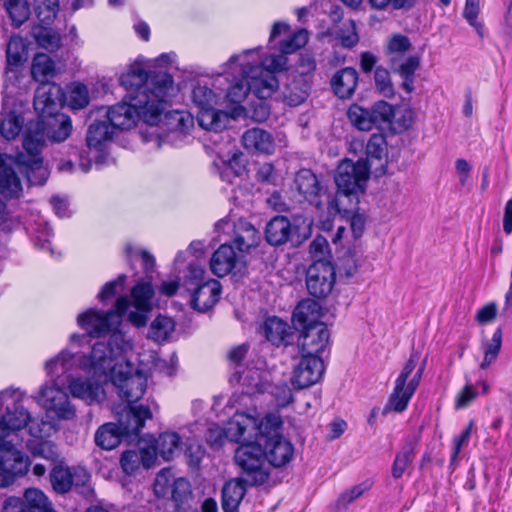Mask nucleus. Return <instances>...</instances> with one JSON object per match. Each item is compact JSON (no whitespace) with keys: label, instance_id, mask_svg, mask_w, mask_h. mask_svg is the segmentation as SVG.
I'll use <instances>...</instances> for the list:
<instances>
[{"label":"nucleus","instance_id":"nucleus-1","mask_svg":"<svg viewBox=\"0 0 512 512\" xmlns=\"http://www.w3.org/2000/svg\"><path fill=\"white\" fill-rule=\"evenodd\" d=\"M281 426L282 421L278 415L268 414L259 420L242 412L235 413L228 421L224 434L229 441L259 438L265 459L274 467H283L293 458L294 447L279 433Z\"/></svg>","mask_w":512,"mask_h":512},{"label":"nucleus","instance_id":"nucleus-2","mask_svg":"<svg viewBox=\"0 0 512 512\" xmlns=\"http://www.w3.org/2000/svg\"><path fill=\"white\" fill-rule=\"evenodd\" d=\"M3 404L6 410L0 416V487H7L25 475L30 465L28 457L17 448L22 442L18 432L28 425L30 413L8 391L0 393V405Z\"/></svg>","mask_w":512,"mask_h":512},{"label":"nucleus","instance_id":"nucleus-3","mask_svg":"<svg viewBox=\"0 0 512 512\" xmlns=\"http://www.w3.org/2000/svg\"><path fill=\"white\" fill-rule=\"evenodd\" d=\"M370 167L365 159L354 162L345 159L340 162L335 173L337 192L332 198L339 199V214H348L358 202V196L364 193L369 178Z\"/></svg>","mask_w":512,"mask_h":512},{"label":"nucleus","instance_id":"nucleus-4","mask_svg":"<svg viewBox=\"0 0 512 512\" xmlns=\"http://www.w3.org/2000/svg\"><path fill=\"white\" fill-rule=\"evenodd\" d=\"M120 84L127 91L125 98L134 97L138 94H144L149 102L158 100L165 107V98L173 87V79L166 72H148L142 64L134 63L130 68L122 73L119 78Z\"/></svg>","mask_w":512,"mask_h":512},{"label":"nucleus","instance_id":"nucleus-5","mask_svg":"<svg viewBox=\"0 0 512 512\" xmlns=\"http://www.w3.org/2000/svg\"><path fill=\"white\" fill-rule=\"evenodd\" d=\"M164 108L161 101L154 100L151 104V101L140 93L111 106L107 110V118L113 129L127 130L133 128L140 118L148 124H156Z\"/></svg>","mask_w":512,"mask_h":512},{"label":"nucleus","instance_id":"nucleus-6","mask_svg":"<svg viewBox=\"0 0 512 512\" xmlns=\"http://www.w3.org/2000/svg\"><path fill=\"white\" fill-rule=\"evenodd\" d=\"M130 307V301L122 296L116 300L115 309L107 312H101L95 309H89L77 317L78 325L87 331V335L72 334L71 342L82 344L87 337H100L116 329L121 323L123 315Z\"/></svg>","mask_w":512,"mask_h":512},{"label":"nucleus","instance_id":"nucleus-7","mask_svg":"<svg viewBox=\"0 0 512 512\" xmlns=\"http://www.w3.org/2000/svg\"><path fill=\"white\" fill-rule=\"evenodd\" d=\"M127 346L122 334L113 333L107 342H96L89 355H82V369L112 377L121 367L119 361Z\"/></svg>","mask_w":512,"mask_h":512},{"label":"nucleus","instance_id":"nucleus-8","mask_svg":"<svg viewBox=\"0 0 512 512\" xmlns=\"http://www.w3.org/2000/svg\"><path fill=\"white\" fill-rule=\"evenodd\" d=\"M241 443L235 451V462L242 470V480L246 485L259 486L269 478L266 459L262 450V442L257 439L251 441H236Z\"/></svg>","mask_w":512,"mask_h":512},{"label":"nucleus","instance_id":"nucleus-9","mask_svg":"<svg viewBox=\"0 0 512 512\" xmlns=\"http://www.w3.org/2000/svg\"><path fill=\"white\" fill-rule=\"evenodd\" d=\"M286 64L287 58L284 55H269L255 65L243 62L241 71L249 78H254L252 87L256 90V96L264 100L278 89L279 82L275 74L283 71Z\"/></svg>","mask_w":512,"mask_h":512},{"label":"nucleus","instance_id":"nucleus-10","mask_svg":"<svg viewBox=\"0 0 512 512\" xmlns=\"http://www.w3.org/2000/svg\"><path fill=\"white\" fill-rule=\"evenodd\" d=\"M295 189L317 210L326 211L329 217L339 214V199L332 198V193L322 186L317 176L309 169H301L294 178Z\"/></svg>","mask_w":512,"mask_h":512},{"label":"nucleus","instance_id":"nucleus-11","mask_svg":"<svg viewBox=\"0 0 512 512\" xmlns=\"http://www.w3.org/2000/svg\"><path fill=\"white\" fill-rule=\"evenodd\" d=\"M336 271L331 261H313L306 271V288L317 299L326 298L333 290Z\"/></svg>","mask_w":512,"mask_h":512},{"label":"nucleus","instance_id":"nucleus-12","mask_svg":"<svg viewBox=\"0 0 512 512\" xmlns=\"http://www.w3.org/2000/svg\"><path fill=\"white\" fill-rule=\"evenodd\" d=\"M64 386L43 385L39 392L38 403L48 414L52 413L58 420H72L76 409L71 404Z\"/></svg>","mask_w":512,"mask_h":512},{"label":"nucleus","instance_id":"nucleus-13","mask_svg":"<svg viewBox=\"0 0 512 512\" xmlns=\"http://www.w3.org/2000/svg\"><path fill=\"white\" fill-rule=\"evenodd\" d=\"M29 423V433L34 437V439L27 442L26 447L28 451L34 457H41L53 464L61 461L57 446L53 442L43 439V437L48 436L50 430L53 429L51 422L43 420L41 422H36L30 418L28 424Z\"/></svg>","mask_w":512,"mask_h":512},{"label":"nucleus","instance_id":"nucleus-14","mask_svg":"<svg viewBox=\"0 0 512 512\" xmlns=\"http://www.w3.org/2000/svg\"><path fill=\"white\" fill-rule=\"evenodd\" d=\"M66 100L65 93L60 85L50 82L43 83L36 89L34 95V109L38 113L41 123L59 113Z\"/></svg>","mask_w":512,"mask_h":512},{"label":"nucleus","instance_id":"nucleus-15","mask_svg":"<svg viewBox=\"0 0 512 512\" xmlns=\"http://www.w3.org/2000/svg\"><path fill=\"white\" fill-rule=\"evenodd\" d=\"M89 478L85 469H73L63 461L54 464L49 472L51 487L59 495L69 493L74 486L84 485Z\"/></svg>","mask_w":512,"mask_h":512},{"label":"nucleus","instance_id":"nucleus-16","mask_svg":"<svg viewBox=\"0 0 512 512\" xmlns=\"http://www.w3.org/2000/svg\"><path fill=\"white\" fill-rule=\"evenodd\" d=\"M112 382L118 389L119 397L126 401L128 405L141 399L146 391V379L141 375H134L130 366H126V371L121 367L112 377Z\"/></svg>","mask_w":512,"mask_h":512},{"label":"nucleus","instance_id":"nucleus-17","mask_svg":"<svg viewBox=\"0 0 512 512\" xmlns=\"http://www.w3.org/2000/svg\"><path fill=\"white\" fill-rule=\"evenodd\" d=\"M329 331L325 324H316L302 329L298 338L301 356L322 357L329 344Z\"/></svg>","mask_w":512,"mask_h":512},{"label":"nucleus","instance_id":"nucleus-18","mask_svg":"<svg viewBox=\"0 0 512 512\" xmlns=\"http://www.w3.org/2000/svg\"><path fill=\"white\" fill-rule=\"evenodd\" d=\"M425 364L426 362L424 361L418 370L414 373V375L409 379L407 385L395 382L394 389L390 394L386 405L384 406L383 414H387L390 411L402 413L406 410L411 398L413 397L420 384L425 369Z\"/></svg>","mask_w":512,"mask_h":512},{"label":"nucleus","instance_id":"nucleus-19","mask_svg":"<svg viewBox=\"0 0 512 512\" xmlns=\"http://www.w3.org/2000/svg\"><path fill=\"white\" fill-rule=\"evenodd\" d=\"M325 366L322 357L301 356L294 368L291 383L296 389H305L316 384L323 376Z\"/></svg>","mask_w":512,"mask_h":512},{"label":"nucleus","instance_id":"nucleus-20","mask_svg":"<svg viewBox=\"0 0 512 512\" xmlns=\"http://www.w3.org/2000/svg\"><path fill=\"white\" fill-rule=\"evenodd\" d=\"M193 495L191 485L185 478L174 480L171 488V497L158 503L160 512H187L191 508Z\"/></svg>","mask_w":512,"mask_h":512},{"label":"nucleus","instance_id":"nucleus-21","mask_svg":"<svg viewBox=\"0 0 512 512\" xmlns=\"http://www.w3.org/2000/svg\"><path fill=\"white\" fill-rule=\"evenodd\" d=\"M152 418V412L145 405H128L119 415L117 426L124 437L138 436L145 421Z\"/></svg>","mask_w":512,"mask_h":512},{"label":"nucleus","instance_id":"nucleus-22","mask_svg":"<svg viewBox=\"0 0 512 512\" xmlns=\"http://www.w3.org/2000/svg\"><path fill=\"white\" fill-rule=\"evenodd\" d=\"M190 291H192L191 307L199 312H206L218 302L221 294V284L218 280L210 279L202 284L196 283V287H193Z\"/></svg>","mask_w":512,"mask_h":512},{"label":"nucleus","instance_id":"nucleus-23","mask_svg":"<svg viewBox=\"0 0 512 512\" xmlns=\"http://www.w3.org/2000/svg\"><path fill=\"white\" fill-rule=\"evenodd\" d=\"M14 164L18 171L25 175L30 185L42 186L46 183L49 173L43 166L41 157L33 158L19 152L14 156Z\"/></svg>","mask_w":512,"mask_h":512},{"label":"nucleus","instance_id":"nucleus-24","mask_svg":"<svg viewBox=\"0 0 512 512\" xmlns=\"http://www.w3.org/2000/svg\"><path fill=\"white\" fill-rule=\"evenodd\" d=\"M242 143L246 150L260 154L271 155L276 144L273 135L261 128H251L242 135Z\"/></svg>","mask_w":512,"mask_h":512},{"label":"nucleus","instance_id":"nucleus-25","mask_svg":"<svg viewBox=\"0 0 512 512\" xmlns=\"http://www.w3.org/2000/svg\"><path fill=\"white\" fill-rule=\"evenodd\" d=\"M296 229L286 216H274L266 224L265 239L272 246H281L290 240Z\"/></svg>","mask_w":512,"mask_h":512},{"label":"nucleus","instance_id":"nucleus-26","mask_svg":"<svg viewBox=\"0 0 512 512\" xmlns=\"http://www.w3.org/2000/svg\"><path fill=\"white\" fill-rule=\"evenodd\" d=\"M9 160L14 164V156L0 155V193L7 198L18 197L22 187L15 170L6 163Z\"/></svg>","mask_w":512,"mask_h":512},{"label":"nucleus","instance_id":"nucleus-27","mask_svg":"<svg viewBox=\"0 0 512 512\" xmlns=\"http://www.w3.org/2000/svg\"><path fill=\"white\" fill-rule=\"evenodd\" d=\"M358 72L352 67H345L337 71L331 78L330 84L334 94L340 99H349L353 96L358 85Z\"/></svg>","mask_w":512,"mask_h":512},{"label":"nucleus","instance_id":"nucleus-28","mask_svg":"<svg viewBox=\"0 0 512 512\" xmlns=\"http://www.w3.org/2000/svg\"><path fill=\"white\" fill-rule=\"evenodd\" d=\"M322 316L319 302L306 298L298 303L293 312V321L302 329L316 324H324L320 321Z\"/></svg>","mask_w":512,"mask_h":512},{"label":"nucleus","instance_id":"nucleus-29","mask_svg":"<svg viewBox=\"0 0 512 512\" xmlns=\"http://www.w3.org/2000/svg\"><path fill=\"white\" fill-rule=\"evenodd\" d=\"M265 338L275 346L288 345L293 338L292 328L278 317H269L262 327Z\"/></svg>","mask_w":512,"mask_h":512},{"label":"nucleus","instance_id":"nucleus-30","mask_svg":"<svg viewBox=\"0 0 512 512\" xmlns=\"http://www.w3.org/2000/svg\"><path fill=\"white\" fill-rule=\"evenodd\" d=\"M237 262V254L233 247L222 244L210 259V269L218 277H224L232 272Z\"/></svg>","mask_w":512,"mask_h":512},{"label":"nucleus","instance_id":"nucleus-31","mask_svg":"<svg viewBox=\"0 0 512 512\" xmlns=\"http://www.w3.org/2000/svg\"><path fill=\"white\" fill-rule=\"evenodd\" d=\"M259 231L248 221L240 219L234 225L233 243L241 252H247L258 245Z\"/></svg>","mask_w":512,"mask_h":512},{"label":"nucleus","instance_id":"nucleus-32","mask_svg":"<svg viewBox=\"0 0 512 512\" xmlns=\"http://www.w3.org/2000/svg\"><path fill=\"white\" fill-rule=\"evenodd\" d=\"M245 482L242 479H233L225 483L222 488V509L224 512H237L245 496Z\"/></svg>","mask_w":512,"mask_h":512},{"label":"nucleus","instance_id":"nucleus-33","mask_svg":"<svg viewBox=\"0 0 512 512\" xmlns=\"http://www.w3.org/2000/svg\"><path fill=\"white\" fill-rule=\"evenodd\" d=\"M115 129L111 127L109 122L97 121L89 126L86 146L88 149L101 150L102 144L110 140L114 134Z\"/></svg>","mask_w":512,"mask_h":512},{"label":"nucleus","instance_id":"nucleus-34","mask_svg":"<svg viewBox=\"0 0 512 512\" xmlns=\"http://www.w3.org/2000/svg\"><path fill=\"white\" fill-rule=\"evenodd\" d=\"M73 397L92 403L98 400L100 387L96 382L81 377L72 378L68 383Z\"/></svg>","mask_w":512,"mask_h":512},{"label":"nucleus","instance_id":"nucleus-35","mask_svg":"<svg viewBox=\"0 0 512 512\" xmlns=\"http://www.w3.org/2000/svg\"><path fill=\"white\" fill-rule=\"evenodd\" d=\"M23 117L15 110H7L4 106L0 117V133L7 139H15L22 130Z\"/></svg>","mask_w":512,"mask_h":512},{"label":"nucleus","instance_id":"nucleus-36","mask_svg":"<svg viewBox=\"0 0 512 512\" xmlns=\"http://www.w3.org/2000/svg\"><path fill=\"white\" fill-rule=\"evenodd\" d=\"M21 498L29 512H57L49 498L38 488L25 489Z\"/></svg>","mask_w":512,"mask_h":512},{"label":"nucleus","instance_id":"nucleus-37","mask_svg":"<svg viewBox=\"0 0 512 512\" xmlns=\"http://www.w3.org/2000/svg\"><path fill=\"white\" fill-rule=\"evenodd\" d=\"M31 74L40 84L50 83L49 79L55 75L54 61L47 54H36L32 61Z\"/></svg>","mask_w":512,"mask_h":512},{"label":"nucleus","instance_id":"nucleus-38","mask_svg":"<svg viewBox=\"0 0 512 512\" xmlns=\"http://www.w3.org/2000/svg\"><path fill=\"white\" fill-rule=\"evenodd\" d=\"M47 127L51 128L48 131V136L55 142H62L68 138L72 130V123L69 116L65 114H57L49 117L42 123Z\"/></svg>","mask_w":512,"mask_h":512},{"label":"nucleus","instance_id":"nucleus-39","mask_svg":"<svg viewBox=\"0 0 512 512\" xmlns=\"http://www.w3.org/2000/svg\"><path fill=\"white\" fill-rule=\"evenodd\" d=\"M122 437L124 436L116 423H106L96 431L95 443L105 450H111L121 443Z\"/></svg>","mask_w":512,"mask_h":512},{"label":"nucleus","instance_id":"nucleus-40","mask_svg":"<svg viewBox=\"0 0 512 512\" xmlns=\"http://www.w3.org/2000/svg\"><path fill=\"white\" fill-rule=\"evenodd\" d=\"M181 437L176 432L166 431L156 440L155 450L166 461H170L180 448Z\"/></svg>","mask_w":512,"mask_h":512},{"label":"nucleus","instance_id":"nucleus-41","mask_svg":"<svg viewBox=\"0 0 512 512\" xmlns=\"http://www.w3.org/2000/svg\"><path fill=\"white\" fill-rule=\"evenodd\" d=\"M351 124L361 131H370L375 126L372 110L364 108L356 103L352 104L347 111Z\"/></svg>","mask_w":512,"mask_h":512},{"label":"nucleus","instance_id":"nucleus-42","mask_svg":"<svg viewBox=\"0 0 512 512\" xmlns=\"http://www.w3.org/2000/svg\"><path fill=\"white\" fill-rule=\"evenodd\" d=\"M154 296V289L151 283L141 282L136 284L131 290L133 306L137 310L151 311V300Z\"/></svg>","mask_w":512,"mask_h":512},{"label":"nucleus","instance_id":"nucleus-43","mask_svg":"<svg viewBox=\"0 0 512 512\" xmlns=\"http://www.w3.org/2000/svg\"><path fill=\"white\" fill-rule=\"evenodd\" d=\"M247 173L246 162L243 154H234L220 171V177L223 181L230 184L234 183L235 178L242 177Z\"/></svg>","mask_w":512,"mask_h":512},{"label":"nucleus","instance_id":"nucleus-44","mask_svg":"<svg viewBox=\"0 0 512 512\" xmlns=\"http://www.w3.org/2000/svg\"><path fill=\"white\" fill-rule=\"evenodd\" d=\"M165 123L170 131L187 133L193 127V117L184 111H169L164 116Z\"/></svg>","mask_w":512,"mask_h":512},{"label":"nucleus","instance_id":"nucleus-45","mask_svg":"<svg viewBox=\"0 0 512 512\" xmlns=\"http://www.w3.org/2000/svg\"><path fill=\"white\" fill-rule=\"evenodd\" d=\"M27 59V49L23 39L12 36L7 44L6 63L22 65Z\"/></svg>","mask_w":512,"mask_h":512},{"label":"nucleus","instance_id":"nucleus-46","mask_svg":"<svg viewBox=\"0 0 512 512\" xmlns=\"http://www.w3.org/2000/svg\"><path fill=\"white\" fill-rule=\"evenodd\" d=\"M372 486L373 481L371 479H366L360 484H357L346 490L340 494L336 501L337 509H346L351 503L361 497L365 492L369 491Z\"/></svg>","mask_w":512,"mask_h":512},{"label":"nucleus","instance_id":"nucleus-47","mask_svg":"<svg viewBox=\"0 0 512 512\" xmlns=\"http://www.w3.org/2000/svg\"><path fill=\"white\" fill-rule=\"evenodd\" d=\"M5 8L16 27L22 25L29 18L30 7L27 0H7Z\"/></svg>","mask_w":512,"mask_h":512},{"label":"nucleus","instance_id":"nucleus-48","mask_svg":"<svg viewBox=\"0 0 512 512\" xmlns=\"http://www.w3.org/2000/svg\"><path fill=\"white\" fill-rule=\"evenodd\" d=\"M45 370L52 380L51 385L66 386L73 378L71 374H67L64 370L62 361H58V355L46 362Z\"/></svg>","mask_w":512,"mask_h":512},{"label":"nucleus","instance_id":"nucleus-49","mask_svg":"<svg viewBox=\"0 0 512 512\" xmlns=\"http://www.w3.org/2000/svg\"><path fill=\"white\" fill-rule=\"evenodd\" d=\"M254 78H249L244 74V78L233 84L227 91L226 97L232 103H240L246 98L249 92L256 96V90L252 87Z\"/></svg>","mask_w":512,"mask_h":512},{"label":"nucleus","instance_id":"nucleus-50","mask_svg":"<svg viewBox=\"0 0 512 512\" xmlns=\"http://www.w3.org/2000/svg\"><path fill=\"white\" fill-rule=\"evenodd\" d=\"M502 345V330L497 328L493 333L492 339L484 344V359L480 367L485 369L489 367L497 358Z\"/></svg>","mask_w":512,"mask_h":512},{"label":"nucleus","instance_id":"nucleus-51","mask_svg":"<svg viewBox=\"0 0 512 512\" xmlns=\"http://www.w3.org/2000/svg\"><path fill=\"white\" fill-rule=\"evenodd\" d=\"M386 153L387 143L385 136L381 133L372 134L366 145V160H382Z\"/></svg>","mask_w":512,"mask_h":512},{"label":"nucleus","instance_id":"nucleus-52","mask_svg":"<svg viewBox=\"0 0 512 512\" xmlns=\"http://www.w3.org/2000/svg\"><path fill=\"white\" fill-rule=\"evenodd\" d=\"M307 85H300L297 82H292L287 85L283 92L284 102L289 106H298L302 104L308 97Z\"/></svg>","mask_w":512,"mask_h":512},{"label":"nucleus","instance_id":"nucleus-53","mask_svg":"<svg viewBox=\"0 0 512 512\" xmlns=\"http://www.w3.org/2000/svg\"><path fill=\"white\" fill-rule=\"evenodd\" d=\"M68 104L73 109H82L89 104V91L86 85L74 83L68 92Z\"/></svg>","mask_w":512,"mask_h":512},{"label":"nucleus","instance_id":"nucleus-54","mask_svg":"<svg viewBox=\"0 0 512 512\" xmlns=\"http://www.w3.org/2000/svg\"><path fill=\"white\" fill-rule=\"evenodd\" d=\"M45 138L44 133L41 131H28L24 135L23 139V148L25 155L29 157H40L39 154L41 152L42 147L44 146Z\"/></svg>","mask_w":512,"mask_h":512},{"label":"nucleus","instance_id":"nucleus-55","mask_svg":"<svg viewBox=\"0 0 512 512\" xmlns=\"http://www.w3.org/2000/svg\"><path fill=\"white\" fill-rule=\"evenodd\" d=\"M192 100L198 108L214 107L217 95L207 86L197 85L192 90Z\"/></svg>","mask_w":512,"mask_h":512},{"label":"nucleus","instance_id":"nucleus-56","mask_svg":"<svg viewBox=\"0 0 512 512\" xmlns=\"http://www.w3.org/2000/svg\"><path fill=\"white\" fill-rule=\"evenodd\" d=\"M410 39L402 34H394L389 39L386 52L391 56V62L394 63L395 56H401L411 49Z\"/></svg>","mask_w":512,"mask_h":512},{"label":"nucleus","instance_id":"nucleus-57","mask_svg":"<svg viewBox=\"0 0 512 512\" xmlns=\"http://www.w3.org/2000/svg\"><path fill=\"white\" fill-rule=\"evenodd\" d=\"M197 120L199 125L206 130L220 129V111L214 107L199 108L197 114Z\"/></svg>","mask_w":512,"mask_h":512},{"label":"nucleus","instance_id":"nucleus-58","mask_svg":"<svg viewBox=\"0 0 512 512\" xmlns=\"http://www.w3.org/2000/svg\"><path fill=\"white\" fill-rule=\"evenodd\" d=\"M143 464L144 467L149 468V463L145 461L144 455H139L135 450H127L123 452L120 458V464L126 474H133Z\"/></svg>","mask_w":512,"mask_h":512},{"label":"nucleus","instance_id":"nucleus-59","mask_svg":"<svg viewBox=\"0 0 512 512\" xmlns=\"http://www.w3.org/2000/svg\"><path fill=\"white\" fill-rule=\"evenodd\" d=\"M375 86L379 93L386 98H392L395 94L390 78V73L383 67H376L374 73Z\"/></svg>","mask_w":512,"mask_h":512},{"label":"nucleus","instance_id":"nucleus-60","mask_svg":"<svg viewBox=\"0 0 512 512\" xmlns=\"http://www.w3.org/2000/svg\"><path fill=\"white\" fill-rule=\"evenodd\" d=\"M480 11V0H466L463 16L467 22L473 26L477 34L482 38L484 36V24L477 21Z\"/></svg>","mask_w":512,"mask_h":512},{"label":"nucleus","instance_id":"nucleus-61","mask_svg":"<svg viewBox=\"0 0 512 512\" xmlns=\"http://www.w3.org/2000/svg\"><path fill=\"white\" fill-rule=\"evenodd\" d=\"M308 41V34L306 30H299L284 39L279 44V50L283 54H290L305 46Z\"/></svg>","mask_w":512,"mask_h":512},{"label":"nucleus","instance_id":"nucleus-62","mask_svg":"<svg viewBox=\"0 0 512 512\" xmlns=\"http://www.w3.org/2000/svg\"><path fill=\"white\" fill-rule=\"evenodd\" d=\"M37 43L49 52L57 51L61 46V39L52 29L42 28L36 36Z\"/></svg>","mask_w":512,"mask_h":512},{"label":"nucleus","instance_id":"nucleus-63","mask_svg":"<svg viewBox=\"0 0 512 512\" xmlns=\"http://www.w3.org/2000/svg\"><path fill=\"white\" fill-rule=\"evenodd\" d=\"M359 268V259L355 252L348 251L339 260V274L341 277L351 278L356 275Z\"/></svg>","mask_w":512,"mask_h":512},{"label":"nucleus","instance_id":"nucleus-64","mask_svg":"<svg viewBox=\"0 0 512 512\" xmlns=\"http://www.w3.org/2000/svg\"><path fill=\"white\" fill-rule=\"evenodd\" d=\"M22 70V65L6 63V67L3 72V88L5 92H12L11 89L17 87V84L22 77Z\"/></svg>","mask_w":512,"mask_h":512}]
</instances>
